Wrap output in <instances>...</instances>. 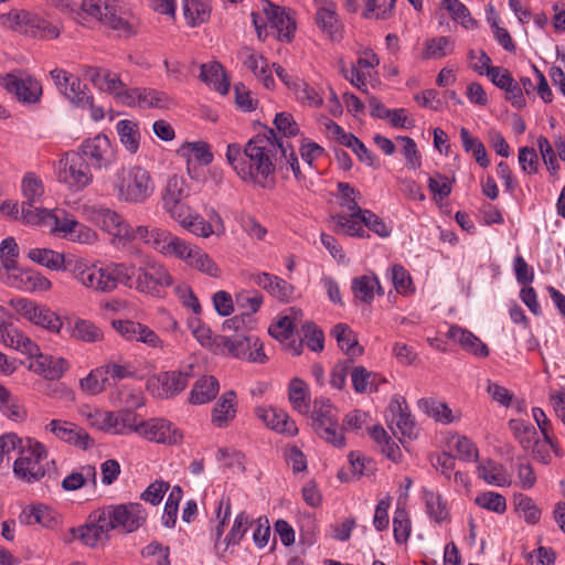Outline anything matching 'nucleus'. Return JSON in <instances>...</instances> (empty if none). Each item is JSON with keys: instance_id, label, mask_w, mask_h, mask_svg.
Listing matches in <instances>:
<instances>
[{"instance_id": "obj_1", "label": "nucleus", "mask_w": 565, "mask_h": 565, "mask_svg": "<svg viewBox=\"0 0 565 565\" xmlns=\"http://www.w3.org/2000/svg\"><path fill=\"white\" fill-rule=\"evenodd\" d=\"M288 141H280L273 129L253 137L244 147V162L238 167V175L245 182L263 188L268 185L275 172L276 154L280 151L287 158Z\"/></svg>"}, {"instance_id": "obj_2", "label": "nucleus", "mask_w": 565, "mask_h": 565, "mask_svg": "<svg viewBox=\"0 0 565 565\" xmlns=\"http://www.w3.org/2000/svg\"><path fill=\"white\" fill-rule=\"evenodd\" d=\"M66 271L83 287L96 292L108 294L119 284L132 288L134 267L125 263H89L84 258L68 259Z\"/></svg>"}, {"instance_id": "obj_3", "label": "nucleus", "mask_w": 565, "mask_h": 565, "mask_svg": "<svg viewBox=\"0 0 565 565\" xmlns=\"http://www.w3.org/2000/svg\"><path fill=\"white\" fill-rule=\"evenodd\" d=\"M103 183L120 203L143 204L154 193L150 172L140 166H122L111 175L104 177Z\"/></svg>"}, {"instance_id": "obj_4", "label": "nucleus", "mask_w": 565, "mask_h": 565, "mask_svg": "<svg viewBox=\"0 0 565 565\" xmlns=\"http://www.w3.org/2000/svg\"><path fill=\"white\" fill-rule=\"evenodd\" d=\"M329 225L335 234H343L350 237L369 238L370 234L364 227L380 237H388L391 235V228L385 224L383 218L371 210H364L359 218L347 220L341 215H331Z\"/></svg>"}, {"instance_id": "obj_5", "label": "nucleus", "mask_w": 565, "mask_h": 565, "mask_svg": "<svg viewBox=\"0 0 565 565\" xmlns=\"http://www.w3.org/2000/svg\"><path fill=\"white\" fill-rule=\"evenodd\" d=\"M0 23L9 30L41 39H56L60 35L57 25L24 10H11L1 14Z\"/></svg>"}, {"instance_id": "obj_6", "label": "nucleus", "mask_w": 565, "mask_h": 565, "mask_svg": "<svg viewBox=\"0 0 565 565\" xmlns=\"http://www.w3.org/2000/svg\"><path fill=\"white\" fill-rule=\"evenodd\" d=\"M132 287L139 292L163 297L166 289L172 285L168 269L154 259H146L137 269L134 268Z\"/></svg>"}, {"instance_id": "obj_7", "label": "nucleus", "mask_w": 565, "mask_h": 565, "mask_svg": "<svg viewBox=\"0 0 565 565\" xmlns=\"http://www.w3.org/2000/svg\"><path fill=\"white\" fill-rule=\"evenodd\" d=\"M19 454L20 456L13 465V472L18 478L26 482H34L44 477L45 468L42 461L47 457L44 445L28 438L21 445Z\"/></svg>"}, {"instance_id": "obj_8", "label": "nucleus", "mask_w": 565, "mask_h": 565, "mask_svg": "<svg viewBox=\"0 0 565 565\" xmlns=\"http://www.w3.org/2000/svg\"><path fill=\"white\" fill-rule=\"evenodd\" d=\"M194 366L189 364L181 370L160 372L147 381V390L156 398L168 399L180 394L194 377Z\"/></svg>"}, {"instance_id": "obj_9", "label": "nucleus", "mask_w": 565, "mask_h": 565, "mask_svg": "<svg viewBox=\"0 0 565 565\" xmlns=\"http://www.w3.org/2000/svg\"><path fill=\"white\" fill-rule=\"evenodd\" d=\"M57 180L73 191H81L93 181L90 166L77 151L66 152L57 164Z\"/></svg>"}, {"instance_id": "obj_10", "label": "nucleus", "mask_w": 565, "mask_h": 565, "mask_svg": "<svg viewBox=\"0 0 565 565\" xmlns=\"http://www.w3.org/2000/svg\"><path fill=\"white\" fill-rule=\"evenodd\" d=\"M338 411L329 399H316L313 405V428L327 443L343 447L345 439L338 423Z\"/></svg>"}, {"instance_id": "obj_11", "label": "nucleus", "mask_w": 565, "mask_h": 565, "mask_svg": "<svg viewBox=\"0 0 565 565\" xmlns=\"http://www.w3.org/2000/svg\"><path fill=\"white\" fill-rule=\"evenodd\" d=\"M102 511L113 530L120 529L125 533L137 531L147 520L146 510L140 503L108 505Z\"/></svg>"}, {"instance_id": "obj_12", "label": "nucleus", "mask_w": 565, "mask_h": 565, "mask_svg": "<svg viewBox=\"0 0 565 565\" xmlns=\"http://www.w3.org/2000/svg\"><path fill=\"white\" fill-rule=\"evenodd\" d=\"M81 156L94 169H108L116 160V150L105 135L88 138L79 147Z\"/></svg>"}, {"instance_id": "obj_13", "label": "nucleus", "mask_w": 565, "mask_h": 565, "mask_svg": "<svg viewBox=\"0 0 565 565\" xmlns=\"http://www.w3.org/2000/svg\"><path fill=\"white\" fill-rule=\"evenodd\" d=\"M15 310L30 322L40 326L52 333H60L63 322L61 318L49 307L18 298L11 301Z\"/></svg>"}, {"instance_id": "obj_14", "label": "nucleus", "mask_w": 565, "mask_h": 565, "mask_svg": "<svg viewBox=\"0 0 565 565\" xmlns=\"http://www.w3.org/2000/svg\"><path fill=\"white\" fill-rule=\"evenodd\" d=\"M102 509L95 510L88 516V522L79 527L71 529L73 539L79 540L86 546L96 547L109 539L113 525L107 522Z\"/></svg>"}, {"instance_id": "obj_15", "label": "nucleus", "mask_w": 565, "mask_h": 565, "mask_svg": "<svg viewBox=\"0 0 565 565\" xmlns=\"http://www.w3.org/2000/svg\"><path fill=\"white\" fill-rule=\"evenodd\" d=\"M139 436L163 445H179L183 440L182 431L166 418H150L139 423Z\"/></svg>"}, {"instance_id": "obj_16", "label": "nucleus", "mask_w": 565, "mask_h": 565, "mask_svg": "<svg viewBox=\"0 0 565 565\" xmlns=\"http://www.w3.org/2000/svg\"><path fill=\"white\" fill-rule=\"evenodd\" d=\"M0 84L24 104H35L42 96L41 83L30 75L17 76L10 73L1 77Z\"/></svg>"}, {"instance_id": "obj_17", "label": "nucleus", "mask_w": 565, "mask_h": 565, "mask_svg": "<svg viewBox=\"0 0 565 565\" xmlns=\"http://www.w3.org/2000/svg\"><path fill=\"white\" fill-rule=\"evenodd\" d=\"M100 22L125 38H130L137 33L135 20L129 15L120 0H108Z\"/></svg>"}, {"instance_id": "obj_18", "label": "nucleus", "mask_w": 565, "mask_h": 565, "mask_svg": "<svg viewBox=\"0 0 565 565\" xmlns=\"http://www.w3.org/2000/svg\"><path fill=\"white\" fill-rule=\"evenodd\" d=\"M46 429L58 439L84 450L94 446L93 438L83 428L73 423L53 419L46 425Z\"/></svg>"}, {"instance_id": "obj_19", "label": "nucleus", "mask_w": 565, "mask_h": 565, "mask_svg": "<svg viewBox=\"0 0 565 565\" xmlns=\"http://www.w3.org/2000/svg\"><path fill=\"white\" fill-rule=\"evenodd\" d=\"M263 11L271 28L278 32L280 41L290 42L294 39L296 30L295 21L289 17L284 8L274 4L269 0L262 1Z\"/></svg>"}, {"instance_id": "obj_20", "label": "nucleus", "mask_w": 565, "mask_h": 565, "mask_svg": "<svg viewBox=\"0 0 565 565\" xmlns=\"http://www.w3.org/2000/svg\"><path fill=\"white\" fill-rule=\"evenodd\" d=\"M255 416L268 428L277 433L288 436H295L298 433L296 423L290 419L289 415L282 409L258 406L255 408Z\"/></svg>"}, {"instance_id": "obj_21", "label": "nucleus", "mask_w": 565, "mask_h": 565, "mask_svg": "<svg viewBox=\"0 0 565 565\" xmlns=\"http://www.w3.org/2000/svg\"><path fill=\"white\" fill-rule=\"evenodd\" d=\"M250 280L279 301L288 302L294 298L295 287L276 275L269 273L253 274Z\"/></svg>"}, {"instance_id": "obj_22", "label": "nucleus", "mask_w": 565, "mask_h": 565, "mask_svg": "<svg viewBox=\"0 0 565 565\" xmlns=\"http://www.w3.org/2000/svg\"><path fill=\"white\" fill-rule=\"evenodd\" d=\"M29 369L45 380L57 381L70 369V363L62 356L42 353L31 360Z\"/></svg>"}, {"instance_id": "obj_23", "label": "nucleus", "mask_w": 565, "mask_h": 565, "mask_svg": "<svg viewBox=\"0 0 565 565\" xmlns=\"http://www.w3.org/2000/svg\"><path fill=\"white\" fill-rule=\"evenodd\" d=\"M94 222L108 234L116 238L124 239L128 236V222L116 211L108 207H98L93 212Z\"/></svg>"}, {"instance_id": "obj_24", "label": "nucleus", "mask_w": 565, "mask_h": 565, "mask_svg": "<svg viewBox=\"0 0 565 565\" xmlns=\"http://www.w3.org/2000/svg\"><path fill=\"white\" fill-rule=\"evenodd\" d=\"M114 329L126 340L140 341L150 347H157L160 343L158 335L148 327L131 320H114Z\"/></svg>"}, {"instance_id": "obj_25", "label": "nucleus", "mask_w": 565, "mask_h": 565, "mask_svg": "<svg viewBox=\"0 0 565 565\" xmlns=\"http://www.w3.org/2000/svg\"><path fill=\"white\" fill-rule=\"evenodd\" d=\"M84 76L100 92L113 95L114 97L124 84L117 73L104 67L85 66Z\"/></svg>"}, {"instance_id": "obj_26", "label": "nucleus", "mask_w": 565, "mask_h": 565, "mask_svg": "<svg viewBox=\"0 0 565 565\" xmlns=\"http://www.w3.org/2000/svg\"><path fill=\"white\" fill-rule=\"evenodd\" d=\"M236 415V393L226 391L216 402L212 411V424L217 428H225Z\"/></svg>"}, {"instance_id": "obj_27", "label": "nucleus", "mask_w": 565, "mask_h": 565, "mask_svg": "<svg viewBox=\"0 0 565 565\" xmlns=\"http://www.w3.org/2000/svg\"><path fill=\"white\" fill-rule=\"evenodd\" d=\"M220 391V383L213 375H203L198 379L190 392L189 403L203 405L213 401Z\"/></svg>"}, {"instance_id": "obj_28", "label": "nucleus", "mask_w": 565, "mask_h": 565, "mask_svg": "<svg viewBox=\"0 0 565 565\" xmlns=\"http://www.w3.org/2000/svg\"><path fill=\"white\" fill-rule=\"evenodd\" d=\"M448 338L458 342L462 349L479 358L489 355L488 347L472 332L458 326H451L448 330Z\"/></svg>"}, {"instance_id": "obj_29", "label": "nucleus", "mask_w": 565, "mask_h": 565, "mask_svg": "<svg viewBox=\"0 0 565 565\" xmlns=\"http://www.w3.org/2000/svg\"><path fill=\"white\" fill-rule=\"evenodd\" d=\"M337 186L339 204L347 213H337L335 215H341L347 220L359 218L365 210L358 203V199L361 196L360 191L347 182H339Z\"/></svg>"}, {"instance_id": "obj_30", "label": "nucleus", "mask_w": 565, "mask_h": 565, "mask_svg": "<svg viewBox=\"0 0 565 565\" xmlns=\"http://www.w3.org/2000/svg\"><path fill=\"white\" fill-rule=\"evenodd\" d=\"M337 6L334 2H327L323 7L319 8L316 14V22L319 28L326 32L332 40L341 39L342 24L335 12Z\"/></svg>"}, {"instance_id": "obj_31", "label": "nucleus", "mask_w": 565, "mask_h": 565, "mask_svg": "<svg viewBox=\"0 0 565 565\" xmlns=\"http://www.w3.org/2000/svg\"><path fill=\"white\" fill-rule=\"evenodd\" d=\"M218 345L231 355L238 359H246L252 345H258V338L236 333L232 337L222 335L218 338Z\"/></svg>"}, {"instance_id": "obj_32", "label": "nucleus", "mask_w": 565, "mask_h": 565, "mask_svg": "<svg viewBox=\"0 0 565 565\" xmlns=\"http://www.w3.org/2000/svg\"><path fill=\"white\" fill-rule=\"evenodd\" d=\"M331 333L337 339L339 348L349 356L348 360H351V362L363 353V348L359 345L354 332L348 324H335Z\"/></svg>"}, {"instance_id": "obj_33", "label": "nucleus", "mask_w": 565, "mask_h": 565, "mask_svg": "<svg viewBox=\"0 0 565 565\" xmlns=\"http://www.w3.org/2000/svg\"><path fill=\"white\" fill-rule=\"evenodd\" d=\"M200 78L220 94L226 95L228 93L230 82L220 63L202 64Z\"/></svg>"}, {"instance_id": "obj_34", "label": "nucleus", "mask_w": 565, "mask_h": 565, "mask_svg": "<svg viewBox=\"0 0 565 565\" xmlns=\"http://www.w3.org/2000/svg\"><path fill=\"white\" fill-rule=\"evenodd\" d=\"M390 413L392 414L391 423L396 426V429L403 437L413 438L416 436V426L409 412L403 407L402 403L397 399L392 401L390 404Z\"/></svg>"}, {"instance_id": "obj_35", "label": "nucleus", "mask_w": 565, "mask_h": 565, "mask_svg": "<svg viewBox=\"0 0 565 565\" xmlns=\"http://www.w3.org/2000/svg\"><path fill=\"white\" fill-rule=\"evenodd\" d=\"M28 257L51 270H65L68 266V259L64 255L49 248H32L28 252Z\"/></svg>"}, {"instance_id": "obj_36", "label": "nucleus", "mask_w": 565, "mask_h": 565, "mask_svg": "<svg viewBox=\"0 0 565 565\" xmlns=\"http://www.w3.org/2000/svg\"><path fill=\"white\" fill-rule=\"evenodd\" d=\"M508 425L514 439L525 451H529L539 439L535 427L529 422L520 418H512L509 420Z\"/></svg>"}, {"instance_id": "obj_37", "label": "nucleus", "mask_w": 565, "mask_h": 565, "mask_svg": "<svg viewBox=\"0 0 565 565\" xmlns=\"http://www.w3.org/2000/svg\"><path fill=\"white\" fill-rule=\"evenodd\" d=\"M478 477L488 484L497 487H507L511 484V480L504 467L493 460L482 461L478 466Z\"/></svg>"}, {"instance_id": "obj_38", "label": "nucleus", "mask_w": 565, "mask_h": 565, "mask_svg": "<svg viewBox=\"0 0 565 565\" xmlns=\"http://www.w3.org/2000/svg\"><path fill=\"white\" fill-rule=\"evenodd\" d=\"M78 221L70 214L65 210H55L53 211L50 225L51 234L62 238L70 241L72 238L73 228L76 227Z\"/></svg>"}, {"instance_id": "obj_39", "label": "nucleus", "mask_w": 565, "mask_h": 565, "mask_svg": "<svg viewBox=\"0 0 565 565\" xmlns=\"http://www.w3.org/2000/svg\"><path fill=\"white\" fill-rule=\"evenodd\" d=\"M288 398L294 409L300 414H307L310 409V396L307 384L299 377L290 381Z\"/></svg>"}, {"instance_id": "obj_40", "label": "nucleus", "mask_w": 565, "mask_h": 565, "mask_svg": "<svg viewBox=\"0 0 565 565\" xmlns=\"http://www.w3.org/2000/svg\"><path fill=\"white\" fill-rule=\"evenodd\" d=\"M97 471L94 466L86 465L77 471H73L66 476L62 481V488L65 491H75L90 482L94 487L97 483Z\"/></svg>"}, {"instance_id": "obj_41", "label": "nucleus", "mask_w": 565, "mask_h": 565, "mask_svg": "<svg viewBox=\"0 0 565 565\" xmlns=\"http://www.w3.org/2000/svg\"><path fill=\"white\" fill-rule=\"evenodd\" d=\"M243 64L263 82L266 88H271L274 86L275 82L271 72L268 68V62L262 55L252 52L247 53Z\"/></svg>"}, {"instance_id": "obj_42", "label": "nucleus", "mask_w": 565, "mask_h": 565, "mask_svg": "<svg viewBox=\"0 0 565 565\" xmlns=\"http://www.w3.org/2000/svg\"><path fill=\"white\" fill-rule=\"evenodd\" d=\"M103 375H105L108 386L116 385L117 382L134 377L136 370L128 362L109 360L104 365L99 366Z\"/></svg>"}, {"instance_id": "obj_43", "label": "nucleus", "mask_w": 565, "mask_h": 565, "mask_svg": "<svg viewBox=\"0 0 565 565\" xmlns=\"http://www.w3.org/2000/svg\"><path fill=\"white\" fill-rule=\"evenodd\" d=\"M19 520L22 524H41L45 527H50L54 523L52 510L45 505H33L25 508L19 515Z\"/></svg>"}, {"instance_id": "obj_44", "label": "nucleus", "mask_w": 565, "mask_h": 565, "mask_svg": "<svg viewBox=\"0 0 565 565\" xmlns=\"http://www.w3.org/2000/svg\"><path fill=\"white\" fill-rule=\"evenodd\" d=\"M71 337L86 343H96L104 339V333L92 321L77 319L72 328Z\"/></svg>"}, {"instance_id": "obj_45", "label": "nucleus", "mask_w": 565, "mask_h": 565, "mask_svg": "<svg viewBox=\"0 0 565 565\" xmlns=\"http://www.w3.org/2000/svg\"><path fill=\"white\" fill-rule=\"evenodd\" d=\"M190 195V188L184 178L172 175L168 179L166 189L162 195L163 204L182 202Z\"/></svg>"}, {"instance_id": "obj_46", "label": "nucleus", "mask_w": 565, "mask_h": 565, "mask_svg": "<svg viewBox=\"0 0 565 565\" xmlns=\"http://www.w3.org/2000/svg\"><path fill=\"white\" fill-rule=\"evenodd\" d=\"M34 201H23L21 203L20 221L28 225H50L53 211L34 207Z\"/></svg>"}, {"instance_id": "obj_47", "label": "nucleus", "mask_w": 565, "mask_h": 565, "mask_svg": "<svg viewBox=\"0 0 565 565\" xmlns=\"http://www.w3.org/2000/svg\"><path fill=\"white\" fill-rule=\"evenodd\" d=\"M455 44L449 36L431 38L425 41L424 60H438L454 51Z\"/></svg>"}, {"instance_id": "obj_48", "label": "nucleus", "mask_w": 565, "mask_h": 565, "mask_svg": "<svg viewBox=\"0 0 565 565\" xmlns=\"http://www.w3.org/2000/svg\"><path fill=\"white\" fill-rule=\"evenodd\" d=\"M376 284L377 277L375 275H363L352 279L351 289L358 300L371 303L374 299Z\"/></svg>"}, {"instance_id": "obj_49", "label": "nucleus", "mask_w": 565, "mask_h": 565, "mask_svg": "<svg viewBox=\"0 0 565 565\" xmlns=\"http://www.w3.org/2000/svg\"><path fill=\"white\" fill-rule=\"evenodd\" d=\"M139 108L168 109L173 104L172 99L163 92H159L152 88H139Z\"/></svg>"}, {"instance_id": "obj_50", "label": "nucleus", "mask_w": 565, "mask_h": 565, "mask_svg": "<svg viewBox=\"0 0 565 565\" xmlns=\"http://www.w3.org/2000/svg\"><path fill=\"white\" fill-rule=\"evenodd\" d=\"M460 139L465 151L471 152L476 161L482 167L487 168L490 163L487 154L486 147L476 137L471 136L469 130L466 128L460 129Z\"/></svg>"}, {"instance_id": "obj_51", "label": "nucleus", "mask_w": 565, "mask_h": 565, "mask_svg": "<svg viewBox=\"0 0 565 565\" xmlns=\"http://www.w3.org/2000/svg\"><path fill=\"white\" fill-rule=\"evenodd\" d=\"M120 142L131 153L137 152L139 148V131L137 125L127 119L119 120L116 125Z\"/></svg>"}, {"instance_id": "obj_52", "label": "nucleus", "mask_w": 565, "mask_h": 565, "mask_svg": "<svg viewBox=\"0 0 565 565\" xmlns=\"http://www.w3.org/2000/svg\"><path fill=\"white\" fill-rule=\"evenodd\" d=\"M419 408L437 422L449 424L454 420L451 409L447 404L433 398H423L418 402Z\"/></svg>"}, {"instance_id": "obj_53", "label": "nucleus", "mask_w": 565, "mask_h": 565, "mask_svg": "<svg viewBox=\"0 0 565 565\" xmlns=\"http://www.w3.org/2000/svg\"><path fill=\"white\" fill-rule=\"evenodd\" d=\"M188 265L194 269L200 270L203 274H206L211 277H218L221 275V269L214 263V260L200 247H196L192 252L191 258L188 260Z\"/></svg>"}, {"instance_id": "obj_54", "label": "nucleus", "mask_w": 565, "mask_h": 565, "mask_svg": "<svg viewBox=\"0 0 565 565\" xmlns=\"http://www.w3.org/2000/svg\"><path fill=\"white\" fill-rule=\"evenodd\" d=\"M83 415L86 416V420L89 426L115 435V413L114 412H107V411H100V409H94L89 411L88 413H84Z\"/></svg>"}, {"instance_id": "obj_55", "label": "nucleus", "mask_w": 565, "mask_h": 565, "mask_svg": "<svg viewBox=\"0 0 565 565\" xmlns=\"http://www.w3.org/2000/svg\"><path fill=\"white\" fill-rule=\"evenodd\" d=\"M63 95L77 107H84L92 102V94L88 88L85 85L83 86L79 78L74 75Z\"/></svg>"}, {"instance_id": "obj_56", "label": "nucleus", "mask_w": 565, "mask_h": 565, "mask_svg": "<svg viewBox=\"0 0 565 565\" xmlns=\"http://www.w3.org/2000/svg\"><path fill=\"white\" fill-rule=\"evenodd\" d=\"M231 516V499L228 497H222V499L218 501L217 510H216V518L218 520L216 526L212 531V539L215 542V548L220 550L222 546V535L224 533V527L226 521H228Z\"/></svg>"}, {"instance_id": "obj_57", "label": "nucleus", "mask_w": 565, "mask_h": 565, "mask_svg": "<svg viewBox=\"0 0 565 565\" xmlns=\"http://www.w3.org/2000/svg\"><path fill=\"white\" fill-rule=\"evenodd\" d=\"M351 381L353 388L356 393L363 394L366 392H373L375 373L367 371L364 366L359 365L352 367Z\"/></svg>"}, {"instance_id": "obj_58", "label": "nucleus", "mask_w": 565, "mask_h": 565, "mask_svg": "<svg viewBox=\"0 0 565 565\" xmlns=\"http://www.w3.org/2000/svg\"><path fill=\"white\" fill-rule=\"evenodd\" d=\"M443 6L449 12L451 19L463 28L471 29L476 25L468 8L459 0H443Z\"/></svg>"}, {"instance_id": "obj_59", "label": "nucleus", "mask_w": 565, "mask_h": 565, "mask_svg": "<svg viewBox=\"0 0 565 565\" xmlns=\"http://www.w3.org/2000/svg\"><path fill=\"white\" fill-rule=\"evenodd\" d=\"M115 435H129L137 433L139 435V423L137 415L129 409H121L115 413Z\"/></svg>"}, {"instance_id": "obj_60", "label": "nucleus", "mask_w": 565, "mask_h": 565, "mask_svg": "<svg viewBox=\"0 0 565 565\" xmlns=\"http://www.w3.org/2000/svg\"><path fill=\"white\" fill-rule=\"evenodd\" d=\"M477 505L488 511L502 514L507 511L505 498L497 492L487 491L478 494L475 499Z\"/></svg>"}, {"instance_id": "obj_61", "label": "nucleus", "mask_w": 565, "mask_h": 565, "mask_svg": "<svg viewBox=\"0 0 565 565\" xmlns=\"http://www.w3.org/2000/svg\"><path fill=\"white\" fill-rule=\"evenodd\" d=\"M393 532L396 543L403 544L407 542L412 532V525L405 509H396L393 518Z\"/></svg>"}, {"instance_id": "obj_62", "label": "nucleus", "mask_w": 565, "mask_h": 565, "mask_svg": "<svg viewBox=\"0 0 565 565\" xmlns=\"http://www.w3.org/2000/svg\"><path fill=\"white\" fill-rule=\"evenodd\" d=\"M182 498V489L179 486L172 488L164 505L162 523L167 527H173L177 522L179 502Z\"/></svg>"}, {"instance_id": "obj_63", "label": "nucleus", "mask_w": 565, "mask_h": 565, "mask_svg": "<svg viewBox=\"0 0 565 565\" xmlns=\"http://www.w3.org/2000/svg\"><path fill=\"white\" fill-rule=\"evenodd\" d=\"M81 388L89 394L97 395L106 390L108 386L105 375H103L100 367H96L89 374L79 381Z\"/></svg>"}, {"instance_id": "obj_64", "label": "nucleus", "mask_w": 565, "mask_h": 565, "mask_svg": "<svg viewBox=\"0 0 565 565\" xmlns=\"http://www.w3.org/2000/svg\"><path fill=\"white\" fill-rule=\"evenodd\" d=\"M292 89L297 99L310 106L318 107L323 102L320 94L302 79L296 78V81L292 82Z\"/></svg>"}]
</instances>
